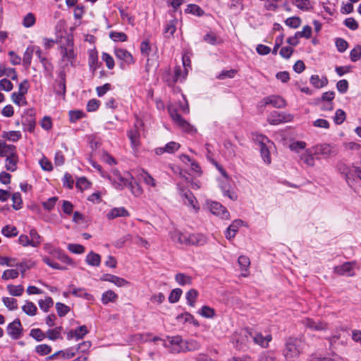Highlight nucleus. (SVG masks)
I'll use <instances>...</instances> for the list:
<instances>
[{
    "label": "nucleus",
    "instance_id": "obj_8",
    "mask_svg": "<svg viewBox=\"0 0 361 361\" xmlns=\"http://www.w3.org/2000/svg\"><path fill=\"white\" fill-rule=\"evenodd\" d=\"M180 196L185 205L191 207L195 211L199 210L200 207H198L197 200L190 190L182 191Z\"/></svg>",
    "mask_w": 361,
    "mask_h": 361
},
{
    "label": "nucleus",
    "instance_id": "obj_47",
    "mask_svg": "<svg viewBox=\"0 0 361 361\" xmlns=\"http://www.w3.org/2000/svg\"><path fill=\"white\" fill-rule=\"evenodd\" d=\"M292 4L297 8L302 11H308L310 8V2L309 0H292Z\"/></svg>",
    "mask_w": 361,
    "mask_h": 361
},
{
    "label": "nucleus",
    "instance_id": "obj_36",
    "mask_svg": "<svg viewBox=\"0 0 361 361\" xmlns=\"http://www.w3.org/2000/svg\"><path fill=\"white\" fill-rule=\"evenodd\" d=\"M204 40L212 45H217L222 43V40L212 32L206 34L204 36Z\"/></svg>",
    "mask_w": 361,
    "mask_h": 361
},
{
    "label": "nucleus",
    "instance_id": "obj_20",
    "mask_svg": "<svg viewBox=\"0 0 361 361\" xmlns=\"http://www.w3.org/2000/svg\"><path fill=\"white\" fill-rule=\"evenodd\" d=\"M187 245H203L205 242L204 237L200 234H188L187 233Z\"/></svg>",
    "mask_w": 361,
    "mask_h": 361
},
{
    "label": "nucleus",
    "instance_id": "obj_11",
    "mask_svg": "<svg viewBox=\"0 0 361 361\" xmlns=\"http://www.w3.org/2000/svg\"><path fill=\"white\" fill-rule=\"evenodd\" d=\"M211 212L216 216H219L222 219H228L229 212L220 203L214 202L209 205Z\"/></svg>",
    "mask_w": 361,
    "mask_h": 361
},
{
    "label": "nucleus",
    "instance_id": "obj_33",
    "mask_svg": "<svg viewBox=\"0 0 361 361\" xmlns=\"http://www.w3.org/2000/svg\"><path fill=\"white\" fill-rule=\"evenodd\" d=\"M6 288L10 295L13 296H20L24 291V288L22 285L14 286L10 284L7 286Z\"/></svg>",
    "mask_w": 361,
    "mask_h": 361
},
{
    "label": "nucleus",
    "instance_id": "obj_10",
    "mask_svg": "<svg viewBox=\"0 0 361 361\" xmlns=\"http://www.w3.org/2000/svg\"><path fill=\"white\" fill-rule=\"evenodd\" d=\"M262 102L264 103V106L271 105L275 108H283L286 106L285 100L282 97L276 95H271L264 98Z\"/></svg>",
    "mask_w": 361,
    "mask_h": 361
},
{
    "label": "nucleus",
    "instance_id": "obj_19",
    "mask_svg": "<svg viewBox=\"0 0 361 361\" xmlns=\"http://www.w3.org/2000/svg\"><path fill=\"white\" fill-rule=\"evenodd\" d=\"M300 160L309 166H314L315 161L313 152L311 149L305 150L300 156Z\"/></svg>",
    "mask_w": 361,
    "mask_h": 361
},
{
    "label": "nucleus",
    "instance_id": "obj_29",
    "mask_svg": "<svg viewBox=\"0 0 361 361\" xmlns=\"http://www.w3.org/2000/svg\"><path fill=\"white\" fill-rule=\"evenodd\" d=\"M140 178L144 181V183L151 187L155 188L157 186L156 180L149 175L147 171L142 170L139 173Z\"/></svg>",
    "mask_w": 361,
    "mask_h": 361
},
{
    "label": "nucleus",
    "instance_id": "obj_6",
    "mask_svg": "<svg viewBox=\"0 0 361 361\" xmlns=\"http://www.w3.org/2000/svg\"><path fill=\"white\" fill-rule=\"evenodd\" d=\"M293 118V116L291 114H284L273 111L268 117V122L271 125H278L282 123L290 122Z\"/></svg>",
    "mask_w": 361,
    "mask_h": 361
},
{
    "label": "nucleus",
    "instance_id": "obj_14",
    "mask_svg": "<svg viewBox=\"0 0 361 361\" xmlns=\"http://www.w3.org/2000/svg\"><path fill=\"white\" fill-rule=\"evenodd\" d=\"M114 54L118 59L123 61L126 64L134 63L133 56L127 50L123 49H115Z\"/></svg>",
    "mask_w": 361,
    "mask_h": 361
},
{
    "label": "nucleus",
    "instance_id": "obj_64",
    "mask_svg": "<svg viewBox=\"0 0 361 361\" xmlns=\"http://www.w3.org/2000/svg\"><path fill=\"white\" fill-rule=\"evenodd\" d=\"M102 59L106 63V66L109 69L114 68V60L110 54L104 52L102 54Z\"/></svg>",
    "mask_w": 361,
    "mask_h": 361
},
{
    "label": "nucleus",
    "instance_id": "obj_56",
    "mask_svg": "<svg viewBox=\"0 0 361 361\" xmlns=\"http://www.w3.org/2000/svg\"><path fill=\"white\" fill-rule=\"evenodd\" d=\"M350 60L353 62L358 61L361 57V46L357 45L350 53Z\"/></svg>",
    "mask_w": 361,
    "mask_h": 361
},
{
    "label": "nucleus",
    "instance_id": "obj_38",
    "mask_svg": "<svg viewBox=\"0 0 361 361\" xmlns=\"http://www.w3.org/2000/svg\"><path fill=\"white\" fill-rule=\"evenodd\" d=\"M199 314L203 317L212 319L214 317L216 312L214 309L209 306L204 305L199 311Z\"/></svg>",
    "mask_w": 361,
    "mask_h": 361
},
{
    "label": "nucleus",
    "instance_id": "obj_1",
    "mask_svg": "<svg viewBox=\"0 0 361 361\" xmlns=\"http://www.w3.org/2000/svg\"><path fill=\"white\" fill-rule=\"evenodd\" d=\"M304 343L301 338H288L285 343L283 355L286 361L297 360L302 352Z\"/></svg>",
    "mask_w": 361,
    "mask_h": 361
},
{
    "label": "nucleus",
    "instance_id": "obj_13",
    "mask_svg": "<svg viewBox=\"0 0 361 361\" xmlns=\"http://www.w3.org/2000/svg\"><path fill=\"white\" fill-rule=\"evenodd\" d=\"M314 153L329 157L336 154V150L329 144H322L314 147Z\"/></svg>",
    "mask_w": 361,
    "mask_h": 361
},
{
    "label": "nucleus",
    "instance_id": "obj_63",
    "mask_svg": "<svg viewBox=\"0 0 361 361\" xmlns=\"http://www.w3.org/2000/svg\"><path fill=\"white\" fill-rule=\"evenodd\" d=\"M13 88L12 82L4 78L0 80V90L6 92L11 91Z\"/></svg>",
    "mask_w": 361,
    "mask_h": 361
},
{
    "label": "nucleus",
    "instance_id": "obj_4",
    "mask_svg": "<svg viewBox=\"0 0 361 361\" xmlns=\"http://www.w3.org/2000/svg\"><path fill=\"white\" fill-rule=\"evenodd\" d=\"M171 117L173 121L184 131L188 133H192L196 131L192 126L186 121L180 114L176 111H170Z\"/></svg>",
    "mask_w": 361,
    "mask_h": 361
},
{
    "label": "nucleus",
    "instance_id": "obj_26",
    "mask_svg": "<svg viewBox=\"0 0 361 361\" xmlns=\"http://www.w3.org/2000/svg\"><path fill=\"white\" fill-rule=\"evenodd\" d=\"M86 262L91 266L99 267L101 262V257L92 251L86 256Z\"/></svg>",
    "mask_w": 361,
    "mask_h": 361
},
{
    "label": "nucleus",
    "instance_id": "obj_18",
    "mask_svg": "<svg viewBox=\"0 0 361 361\" xmlns=\"http://www.w3.org/2000/svg\"><path fill=\"white\" fill-rule=\"evenodd\" d=\"M18 161V157L16 153L13 154H10L5 161V167L7 171L13 172L17 169V163Z\"/></svg>",
    "mask_w": 361,
    "mask_h": 361
},
{
    "label": "nucleus",
    "instance_id": "obj_57",
    "mask_svg": "<svg viewBox=\"0 0 361 361\" xmlns=\"http://www.w3.org/2000/svg\"><path fill=\"white\" fill-rule=\"evenodd\" d=\"M12 201L13 207L14 209L18 210L21 208L23 202L21 199V195L20 192H15L12 195Z\"/></svg>",
    "mask_w": 361,
    "mask_h": 361
},
{
    "label": "nucleus",
    "instance_id": "obj_60",
    "mask_svg": "<svg viewBox=\"0 0 361 361\" xmlns=\"http://www.w3.org/2000/svg\"><path fill=\"white\" fill-rule=\"evenodd\" d=\"M182 294V290L180 288H175L172 290L169 297V300L171 303H175L178 301Z\"/></svg>",
    "mask_w": 361,
    "mask_h": 361
},
{
    "label": "nucleus",
    "instance_id": "obj_2",
    "mask_svg": "<svg viewBox=\"0 0 361 361\" xmlns=\"http://www.w3.org/2000/svg\"><path fill=\"white\" fill-rule=\"evenodd\" d=\"M255 140L260 147V153L264 161L269 164L271 161L269 149L274 143L268 137L262 135H256Z\"/></svg>",
    "mask_w": 361,
    "mask_h": 361
},
{
    "label": "nucleus",
    "instance_id": "obj_28",
    "mask_svg": "<svg viewBox=\"0 0 361 361\" xmlns=\"http://www.w3.org/2000/svg\"><path fill=\"white\" fill-rule=\"evenodd\" d=\"M238 264L241 268V270L245 271V273H242V276L243 277L248 276V267L250 264V259L246 256L241 255L238 258Z\"/></svg>",
    "mask_w": 361,
    "mask_h": 361
},
{
    "label": "nucleus",
    "instance_id": "obj_34",
    "mask_svg": "<svg viewBox=\"0 0 361 361\" xmlns=\"http://www.w3.org/2000/svg\"><path fill=\"white\" fill-rule=\"evenodd\" d=\"M118 295L113 290H107L102 294V302L104 304H107L110 302H115Z\"/></svg>",
    "mask_w": 361,
    "mask_h": 361
},
{
    "label": "nucleus",
    "instance_id": "obj_24",
    "mask_svg": "<svg viewBox=\"0 0 361 361\" xmlns=\"http://www.w3.org/2000/svg\"><path fill=\"white\" fill-rule=\"evenodd\" d=\"M22 310L27 315L33 317L37 314V307L32 302L26 300L25 304L22 306Z\"/></svg>",
    "mask_w": 361,
    "mask_h": 361
},
{
    "label": "nucleus",
    "instance_id": "obj_52",
    "mask_svg": "<svg viewBox=\"0 0 361 361\" xmlns=\"http://www.w3.org/2000/svg\"><path fill=\"white\" fill-rule=\"evenodd\" d=\"M30 336L37 341H41L46 337V334L40 329H32Z\"/></svg>",
    "mask_w": 361,
    "mask_h": 361
},
{
    "label": "nucleus",
    "instance_id": "obj_27",
    "mask_svg": "<svg viewBox=\"0 0 361 361\" xmlns=\"http://www.w3.org/2000/svg\"><path fill=\"white\" fill-rule=\"evenodd\" d=\"M128 212L123 207L114 208L107 214L109 219H115L119 216H128Z\"/></svg>",
    "mask_w": 361,
    "mask_h": 361
},
{
    "label": "nucleus",
    "instance_id": "obj_9",
    "mask_svg": "<svg viewBox=\"0 0 361 361\" xmlns=\"http://www.w3.org/2000/svg\"><path fill=\"white\" fill-rule=\"evenodd\" d=\"M355 264V262H345L341 266L335 267L334 272L339 275L346 274L349 276H353L355 275V272L353 271Z\"/></svg>",
    "mask_w": 361,
    "mask_h": 361
},
{
    "label": "nucleus",
    "instance_id": "obj_58",
    "mask_svg": "<svg viewBox=\"0 0 361 361\" xmlns=\"http://www.w3.org/2000/svg\"><path fill=\"white\" fill-rule=\"evenodd\" d=\"M345 118H346V114H345V111L343 110L339 109H337L336 111V114L334 118V121L336 124L340 125L343 123V121L345 120Z\"/></svg>",
    "mask_w": 361,
    "mask_h": 361
},
{
    "label": "nucleus",
    "instance_id": "obj_35",
    "mask_svg": "<svg viewBox=\"0 0 361 361\" xmlns=\"http://www.w3.org/2000/svg\"><path fill=\"white\" fill-rule=\"evenodd\" d=\"M39 306L44 312H47L50 307L54 305V301L51 297H46L44 300H39Z\"/></svg>",
    "mask_w": 361,
    "mask_h": 361
},
{
    "label": "nucleus",
    "instance_id": "obj_25",
    "mask_svg": "<svg viewBox=\"0 0 361 361\" xmlns=\"http://www.w3.org/2000/svg\"><path fill=\"white\" fill-rule=\"evenodd\" d=\"M175 280L178 285L182 286H189L192 283V281L191 276L183 273H178L176 274Z\"/></svg>",
    "mask_w": 361,
    "mask_h": 361
},
{
    "label": "nucleus",
    "instance_id": "obj_21",
    "mask_svg": "<svg viewBox=\"0 0 361 361\" xmlns=\"http://www.w3.org/2000/svg\"><path fill=\"white\" fill-rule=\"evenodd\" d=\"M187 233H181L178 231H174L171 233L172 240L180 245H187Z\"/></svg>",
    "mask_w": 361,
    "mask_h": 361
},
{
    "label": "nucleus",
    "instance_id": "obj_61",
    "mask_svg": "<svg viewBox=\"0 0 361 361\" xmlns=\"http://www.w3.org/2000/svg\"><path fill=\"white\" fill-rule=\"evenodd\" d=\"M30 235L31 237V246L37 247L40 244V236L37 233V231L35 229H32L30 231Z\"/></svg>",
    "mask_w": 361,
    "mask_h": 361
},
{
    "label": "nucleus",
    "instance_id": "obj_22",
    "mask_svg": "<svg viewBox=\"0 0 361 361\" xmlns=\"http://www.w3.org/2000/svg\"><path fill=\"white\" fill-rule=\"evenodd\" d=\"M49 252L50 254L56 256L59 259H60L61 262H63L64 263H66L68 264H73L72 259L68 256H67L66 255L63 253L61 250H59L56 248L51 247L49 250Z\"/></svg>",
    "mask_w": 361,
    "mask_h": 361
},
{
    "label": "nucleus",
    "instance_id": "obj_62",
    "mask_svg": "<svg viewBox=\"0 0 361 361\" xmlns=\"http://www.w3.org/2000/svg\"><path fill=\"white\" fill-rule=\"evenodd\" d=\"M87 333L88 330L85 325L80 326L74 330V336L77 340L82 338Z\"/></svg>",
    "mask_w": 361,
    "mask_h": 361
},
{
    "label": "nucleus",
    "instance_id": "obj_51",
    "mask_svg": "<svg viewBox=\"0 0 361 361\" xmlns=\"http://www.w3.org/2000/svg\"><path fill=\"white\" fill-rule=\"evenodd\" d=\"M36 18L33 13H28L23 20V25L25 27H30L35 23Z\"/></svg>",
    "mask_w": 361,
    "mask_h": 361
},
{
    "label": "nucleus",
    "instance_id": "obj_49",
    "mask_svg": "<svg viewBox=\"0 0 361 361\" xmlns=\"http://www.w3.org/2000/svg\"><path fill=\"white\" fill-rule=\"evenodd\" d=\"M3 137L6 140L16 142L21 137V133L19 131L4 132Z\"/></svg>",
    "mask_w": 361,
    "mask_h": 361
},
{
    "label": "nucleus",
    "instance_id": "obj_59",
    "mask_svg": "<svg viewBox=\"0 0 361 361\" xmlns=\"http://www.w3.org/2000/svg\"><path fill=\"white\" fill-rule=\"evenodd\" d=\"M56 309L59 317H64L70 311L69 307L61 302L56 304Z\"/></svg>",
    "mask_w": 361,
    "mask_h": 361
},
{
    "label": "nucleus",
    "instance_id": "obj_32",
    "mask_svg": "<svg viewBox=\"0 0 361 361\" xmlns=\"http://www.w3.org/2000/svg\"><path fill=\"white\" fill-rule=\"evenodd\" d=\"M200 348V345L197 341L193 339L187 341L184 340L183 352L197 350Z\"/></svg>",
    "mask_w": 361,
    "mask_h": 361
},
{
    "label": "nucleus",
    "instance_id": "obj_43",
    "mask_svg": "<svg viewBox=\"0 0 361 361\" xmlns=\"http://www.w3.org/2000/svg\"><path fill=\"white\" fill-rule=\"evenodd\" d=\"M3 302L9 310H15L18 309V302L15 298L4 297L3 298Z\"/></svg>",
    "mask_w": 361,
    "mask_h": 361
},
{
    "label": "nucleus",
    "instance_id": "obj_54",
    "mask_svg": "<svg viewBox=\"0 0 361 361\" xmlns=\"http://www.w3.org/2000/svg\"><path fill=\"white\" fill-rule=\"evenodd\" d=\"M3 76L6 75L7 77H10L13 80H18V74L13 68H7L5 65L3 64Z\"/></svg>",
    "mask_w": 361,
    "mask_h": 361
},
{
    "label": "nucleus",
    "instance_id": "obj_30",
    "mask_svg": "<svg viewBox=\"0 0 361 361\" xmlns=\"http://www.w3.org/2000/svg\"><path fill=\"white\" fill-rule=\"evenodd\" d=\"M71 288H72L71 293L77 297H83L87 300H93V296L87 293L86 290L83 288H74L73 286H70Z\"/></svg>",
    "mask_w": 361,
    "mask_h": 361
},
{
    "label": "nucleus",
    "instance_id": "obj_12",
    "mask_svg": "<svg viewBox=\"0 0 361 361\" xmlns=\"http://www.w3.org/2000/svg\"><path fill=\"white\" fill-rule=\"evenodd\" d=\"M302 324L307 327L314 331H323L327 329V324L321 321H314L310 318L302 320Z\"/></svg>",
    "mask_w": 361,
    "mask_h": 361
},
{
    "label": "nucleus",
    "instance_id": "obj_46",
    "mask_svg": "<svg viewBox=\"0 0 361 361\" xmlns=\"http://www.w3.org/2000/svg\"><path fill=\"white\" fill-rule=\"evenodd\" d=\"M221 188L224 194L226 196L228 197L231 200H237V198H238L237 194L234 191L230 190V186L228 185V183H223L221 185Z\"/></svg>",
    "mask_w": 361,
    "mask_h": 361
},
{
    "label": "nucleus",
    "instance_id": "obj_48",
    "mask_svg": "<svg viewBox=\"0 0 361 361\" xmlns=\"http://www.w3.org/2000/svg\"><path fill=\"white\" fill-rule=\"evenodd\" d=\"M187 75V70L185 69V71H183L180 66H178L175 67L174 70V76L173 82V83L182 80L185 78V75Z\"/></svg>",
    "mask_w": 361,
    "mask_h": 361
},
{
    "label": "nucleus",
    "instance_id": "obj_44",
    "mask_svg": "<svg viewBox=\"0 0 361 361\" xmlns=\"http://www.w3.org/2000/svg\"><path fill=\"white\" fill-rule=\"evenodd\" d=\"M34 51H35L34 47H28L26 49V50L23 54V61L24 64L26 65L27 66H29L31 63Z\"/></svg>",
    "mask_w": 361,
    "mask_h": 361
},
{
    "label": "nucleus",
    "instance_id": "obj_16",
    "mask_svg": "<svg viewBox=\"0 0 361 361\" xmlns=\"http://www.w3.org/2000/svg\"><path fill=\"white\" fill-rule=\"evenodd\" d=\"M170 344L172 345L171 351L173 353L183 352L184 340L180 336L169 338Z\"/></svg>",
    "mask_w": 361,
    "mask_h": 361
},
{
    "label": "nucleus",
    "instance_id": "obj_31",
    "mask_svg": "<svg viewBox=\"0 0 361 361\" xmlns=\"http://www.w3.org/2000/svg\"><path fill=\"white\" fill-rule=\"evenodd\" d=\"M310 82L317 88H321L326 86L328 83L326 77L319 78V75H313L310 78Z\"/></svg>",
    "mask_w": 361,
    "mask_h": 361
},
{
    "label": "nucleus",
    "instance_id": "obj_5",
    "mask_svg": "<svg viewBox=\"0 0 361 361\" xmlns=\"http://www.w3.org/2000/svg\"><path fill=\"white\" fill-rule=\"evenodd\" d=\"M250 331L245 330L243 332H235L232 336V343L235 348L243 349L247 346Z\"/></svg>",
    "mask_w": 361,
    "mask_h": 361
},
{
    "label": "nucleus",
    "instance_id": "obj_3",
    "mask_svg": "<svg viewBox=\"0 0 361 361\" xmlns=\"http://www.w3.org/2000/svg\"><path fill=\"white\" fill-rule=\"evenodd\" d=\"M248 333L249 336L252 338L253 342L256 345H258L263 348H268L269 343L272 339L271 334H267V336H264L260 332L250 331Z\"/></svg>",
    "mask_w": 361,
    "mask_h": 361
},
{
    "label": "nucleus",
    "instance_id": "obj_53",
    "mask_svg": "<svg viewBox=\"0 0 361 361\" xmlns=\"http://www.w3.org/2000/svg\"><path fill=\"white\" fill-rule=\"evenodd\" d=\"M109 37L115 42H126L127 40V35L121 32H111Z\"/></svg>",
    "mask_w": 361,
    "mask_h": 361
},
{
    "label": "nucleus",
    "instance_id": "obj_39",
    "mask_svg": "<svg viewBox=\"0 0 361 361\" xmlns=\"http://www.w3.org/2000/svg\"><path fill=\"white\" fill-rule=\"evenodd\" d=\"M1 233L8 238L14 237L18 235V231L16 227L10 225H6L3 227Z\"/></svg>",
    "mask_w": 361,
    "mask_h": 361
},
{
    "label": "nucleus",
    "instance_id": "obj_40",
    "mask_svg": "<svg viewBox=\"0 0 361 361\" xmlns=\"http://www.w3.org/2000/svg\"><path fill=\"white\" fill-rule=\"evenodd\" d=\"M62 327L59 326L54 329H49L46 333V336L52 341H55L61 337Z\"/></svg>",
    "mask_w": 361,
    "mask_h": 361
},
{
    "label": "nucleus",
    "instance_id": "obj_17",
    "mask_svg": "<svg viewBox=\"0 0 361 361\" xmlns=\"http://www.w3.org/2000/svg\"><path fill=\"white\" fill-rule=\"evenodd\" d=\"M243 224V221L240 219H236L227 228L226 233V237L228 239H231L233 238L236 233L238 231V228L241 226Z\"/></svg>",
    "mask_w": 361,
    "mask_h": 361
},
{
    "label": "nucleus",
    "instance_id": "obj_50",
    "mask_svg": "<svg viewBox=\"0 0 361 361\" xmlns=\"http://www.w3.org/2000/svg\"><path fill=\"white\" fill-rule=\"evenodd\" d=\"M128 188L130 190L131 192L136 197L140 196L143 192L141 186L135 182L133 183L132 181H130L128 183Z\"/></svg>",
    "mask_w": 361,
    "mask_h": 361
},
{
    "label": "nucleus",
    "instance_id": "obj_41",
    "mask_svg": "<svg viewBox=\"0 0 361 361\" xmlns=\"http://www.w3.org/2000/svg\"><path fill=\"white\" fill-rule=\"evenodd\" d=\"M61 54L63 59L71 61L74 59L75 54L72 45H68V47L61 48Z\"/></svg>",
    "mask_w": 361,
    "mask_h": 361
},
{
    "label": "nucleus",
    "instance_id": "obj_55",
    "mask_svg": "<svg viewBox=\"0 0 361 361\" xmlns=\"http://www.w3.org/2000/svg\"><path fill=\"white\" fill-rule=\"evenodd\" d=\"M287 26L292 28H298L301 24V19L299 17H290L285 21Z\"/></svg>",
    "mask_w": 361,
    "mask_h": 361
},
{
    "label": "nucleus",
    "instance_id": "obj_7",
    "mask_svg": "<svg viewBox=\"0 0 361 361\" xmlns=\"http://www.w3.org/2000/svg\"><path fill=\"white\" fill-rule=\"evenodd\" d=\"M23 327L19 319H16L7 326V333L13 339H18L22 334Z\"/></svg>",
    "mask_w": 361,
    "mask_h": 361
},
{
    "label": "nucleus",
    "instance_id": "obj_15",
    "mask_svg": "<svg viewBox=\"0 0 361 361\" xmlns=\"http://www.w3.org/2000/svg\"><path fill=\"white\" fill-rule=\"evenodd\" d=\"M128 137L130 140L132 148L133 149H137L140 145V133L137 128V124L135 125V128L133 129L128 131Z\"/></svg>",
    "mask_w": 361,
    "mask_h": 361
},
{
    "label": "nucleus",
    "instance_id": "obj_42",
    "mask_svg": "<svg viewBox=\"0 0 361 361\" xmlns=\"http://www.w3.org/2000/svg\"><path fill=\"white\" fill-rule=\"evenodd\" d=\"M19 271L18 269H6L4 271L1 279L4 281L15 279L18 278Z\"/></svg>",
    "mask_w": 361,
    "mask_h": 361
},
{
    "label": "nucleus",
    "instance_id": "obj_23",
    "mask_svg": "<svg viewBox=\"0 0 361 361\" xmlns=\"http://www.w3.org/2000/svg\"><path fill=\"white\" fill-rule=\"evenodd\" d=\"M14 153H16V147L14 145L0 142L1 157H6L7 158L10 154H13Z\"/></svg>",
    "mask_w": 361,
    "mask_h": 361
},
{
    "label": "nucleus",
    "instance_id": "obj_37",
    "mask_svg": "<svg viewBox=\"0 0 361 361\" xmlns=\"http://www.w3.org/2000/svg\"><path fill=\"white\" fill-rule=\"evenodd\" d=\"M198 296V292L195 289H190L186 293V300L188 304L191 307H195L197 298Z\"/></svg>",
    "mask_w": 361,
    "mask_h": 361
},
{
    "label": "nucleus",
    "instance_id": "obj_45",
    "mask_svg": "<svg viewBox=\"0 0 361 361\" xmlns=\"http://www.w3.org/2000/svg\"><path fill=\"white\" fill-rule=\"evenodd\" d=\"M176 30V22L175 20L169 21L164 28V34L166 37H170L173 36L174 32Z\"/></svg>",
    "mask_w": 361,
    "mask_h": 361
}]
</instances>
